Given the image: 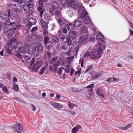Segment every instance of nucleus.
<instances>
[{
	"instance_id": "1",
	"label": "nucleus",
	"mask_w": 133,
	"mask_h": 133,
	"mask_svg": "<svg viewBox=\"0 0 133 133\" xmlns=\"http://www.w3.org/2000/svg\"><path fill=\"white\" fill-rule=\"evenodd\" d=\"M30 65L28 66L29 68L32 69L31 71H32L35 70V72H37L38 69L41 67L39 62L37 61H36L35 58L34 57L30 62Z\"/></svg>"
},
{
	"instance_id": "2",
	"label": "nucleus",
	"mask_w": 133,
	"mask_h": 133,
	"mask_svg": "<svg viewBox=\"0 0 133 133\" xmlns=\"http://www.w3.org/2000/svg\"><path fill=\"white\" fill-rule=\"evenodd\" d=\"M44 45L46 47L47 50L49 51L52 48L54 45L53 42L52 41H49V39L44 40Z\"/></svg>"
},
{
	"instance_id": "3",
	"label": "nucleus",
	"mask_w": 133,
	"mask_h": 133,
	"mask_svg": "<svg viewBox=\"0 0 133 133\" xmlns=\"http://www.w3.org/2000/svg\"><path fill=\"white\" fill-rule=\"evenodd\" d=\"M79 43L76 41L74 43L72 44L71 47V52L74 53L72 54L76 55L79 50Z\"/></svg>"
},
{
	"instance_id": "4",
	"label": "nucleus",
	"mask_w": 133,
	"mask_h": 133,
	"mask_svg": "<svg viewBox=\"0 0 133 133\" xmlns=\"http://www.w3.org/2000/svg\"><path fill=\"white\" fill-rule=\"evenodd\" d=\"M12 43L13 41L10 40L8 42L7 44L5 45L6 51L8 54H12V52H11L13 49L12 45Z\"/></svg>"
},
{
	"instance_id": "5",
	"label": "nucleus",
	"mask_w": 133,
	"mask_h": 133,
	"mask_svg": "<svg viewBox=\"0 0 133 133\" xmlns=\"http://www.w3.org/2000/svg\"><path fill=\"white\" fill-rule=\"evenodd\" d=\"M88 35H83L80 37L79 41V44H85L87 43L88 41Z\"/></svg>"
},
{
	"instance_id": "6",
	"label": "nucleus",
	"mask_w": 133,
	"mask_h": 133,
	"mask_svg": "<svg viewBox=\"0 0 133 133\" xmlns=\"http://www.w3.org/2000/svg\"><path fill=\"white\" fill-rule=\"evenodd\" d=\"M14 129L17 133H23L24 130L22 127V125L18 123H16L14 125Z\"/></svg>"
},
{
	"instance_id": "7",
	"label": "nucleus",
	"mask_w": 133,
	"mask_h": 133,
	"mask_svg": "<svg viewBox=\"0 0 133 133\" xmlns=\"http://www.w3.org/2000/svg\"><path fill=\"white\" fill-rule=\"evenodd\" d=\"M97 49L96 47H93L91 50V56L90 57L92 59H96L98 58L97 53Z\"/></svg>"
},
{
	"instance_id": "8",
	"label": "nucleus",
	"mask_w": 133,
	"mask_h": 133,
	"mask_svg": "<svg viewBox=\"0 0 133 133\" xmlns=\"http://www.w3.org/2000/svg\"><path fill=\"white\" fill-rule=\"evenodd\" d=\"M7 13L8 17H17V14L18 13L16 10L14 9H13L10 12V10H7Z\"/></svg>"
},
{
	"instance_id": "9",
	"label": "nucleus",
	"mask_w": 133,
	"mask_h": 133,
	"mask_svg": "<svg viewBox=\"0 0 133 133\" xmlns=\"http://www.w3.org/2000/svg\"><path fill=\"white\" fill-rule=\"evenodd\" d=\"M58 22L60 23L62 27L64 25H67V23L68 22V21L63 17L62 18H59L58 20Z\"/></svg>"
},
{
	"instance_id": "10",
	"label": "nucleus",
	"mask_w": 133,
	"mask_h": 133,
	"mask_svg": "<svg viewBox=\"0 0 133 133\" xmlns=\"http://www.w3.org/2000/svg\"><path fill=\"white\" fill-rule=\"evenodd\" d=\"M56 62L59 65L61 66H65L66 64H67V61L66 60L63 59L61 58H59Z\"/></svg>"
},
{
	"instance_id": "11",
	"label": "nucleus",
	"mask_w": 133,
	"mask_h": 133,
	"mask_svg": "<svg viewBox=\"0 0 133 133\" xmlns=\"http://www.w3.org/2000/svg\"><path fill=\"white\" fill-rule=\"evenodd\" d=\"M78 12V14L80 15L81 17H89V14L87 11L85 9H82L81 10L79 9Z\"/></svg>"
},
{
	"instance_id": "12",
	"label": "nucleus",
	"mask_w": 133,
	"mask_h": 133,
	"mask_svg": "<svg viewBox=\"0 0 133 133\" xmlns=\"http://www.w3.org/2000/svg\"><path fill=\"white\" fill-rule=\"evenodd\" d=\"M49 10L50 14L53 15L55 14L56 16L59 17L62 16L61 14L58 10L55 11L52 8H50Z\"/></svg>"
},
{
	"instance_id": "13",
	"label": "nucleus",
	"mask_w": 133,
	"mask_h": 133,
	"mask_svg": "<svg viewBox=\"0 0 133 133\" xmlns=\"http://www.w3.org/2000/svg\"><path fill=\"white\" fill-rule=\"evenodd\" d=\"M35 46L40 54L43 52V51L44 48L42 44L41 43H37V45Z\"/></svg>"
},
{
	"instance_id": "14",
	"label": "nucleus",
	"mask_w": 133,
	"mask_h": 133,
	"mask_svg": "<svg viewBox=\"0 0 133 133\" xmlns=\"http://www.w3.org/2000/svg\"><path fill=\"white\" fill-rule=\"evenodd\" d=\"M96 39L102 43H104V37L101 33L97 34L96 37Z\"/></svg>"
},
{
	"instance_id": "15",
	"label": "nucleus",
	"mask_w": 133,
	"mask_h": 133,
	"mask_svg": "<svg viewBox=\"0 0 133 133\" xmlns=\"http://www.w3.org/2000/svg\"><path fill=\"white\" fill-rule=\"evenodd\" d=\"M69 37L71 38L72 39H75L77 37V32L75 31H71L68 33Z\"/></svg>"
},
{
	"instance_id": "16",
	"label": "nucleus",
	"mask_w": 133,
	"mask_h": 133,
	"mask_svg": "<svg viewBox=\"0 0 133 133\" xmlns=\"http://www.w3.org/2000/svg\"><path fill=\"white\" fill-rule=\"evenodd\" d=\"M82 127L81 125L77 124L75 127L72 128V130L71 132L72 133H76L77 131L79 130V131H82Z\"/></svg>"
},
{
	"instance_id": "17",
	"label": "nucleus",
	"mask_w": 133,
	"mask_h": 133,
	"mask_svg": "<svg viewBox=\"0 0 133 133\" xmlns=\"http://www.w3.org/2000/svg\"><path fill=\"white\" fill-rule=\"evenodd\" d=\"M92 88H90L88 90L87 93L86 94V96L90 99H92L93 98V94L92 92Z\"/></svg>"
},
{
	"instance_id": "18",
	"label": "nucleus",
	"mask_w": 133,
	"mask_h": 133,
	"mask_svg": "<svg viewBox=\"0 0 133 133\" xmlns=\"http://www.w3.org/2000/svg\"><path fill=\"white\" fill-rule=\"evenodd\" d=\"M51 104L57 109L59 110L61 108H63V106L55 102H51Z\"/></svg>"
},
{
	"instance_id": "19",
	"label": "nucleus",
	"mask_w": 133,
	"mask_h": 133,
	"mask_svg": "<svg viewBox=\"0 0 133 133\" xmlns=\"http://www.w3.org/2000/svg\"><path fill=\"white\" fill-rule=\"evenodd\" d=\"M104 46L103 45H100V46L97 49V55L98 56V58L99 57V55H101L103 50H104Z\"/></svg>"
},
{
	"instance_id": "20",
	"label": "nucleus",
	"mask_w": 133,
	"mask_h": 133,
	"mask_svg": "<svg viewBox=\"0 0 133 133\" xmlns=\"http://www.w3.org/2000/svg\"><path fill=\"white\" fill-rule=\"evenodd\" d=\"M10 40H12L13 43H14L12 45L13 48L15 49H16L18 46V42L14 38L10 39Z\"/></svg>"
},
{
	"instance_id": "21",
	"label": "nucleus",
	"mask_w": 133,
	"mask_h": 133,
	"mask_svg": "<svg viewBox=\"0 0 133 133\" xmlns=\"http://www.w3.org/2000/svg\"><path fill=\"white\" fill-rule=\"evenodd\" d=\"M51 5L53 7V9H57L59 8V4L56 1H52L51 2Z\"/></svg>"
},
{
	"instance_id": "22",
	"label": "nucleus",
	"mask_w": 133,
	"mask_h": 133,
	"mask_svg": "<svg viewBox=\"0 0 133 133\" xmlns=\"http://www.w3.org/2000/svg\"><path fill=\"white\" fill-rule=\"evenodd\" d=\"M1 18L4 20L3 22L6 25H11V22L9 18H6V17H1Z\"/></svg>"
},
{
	"instance_id": "23",
	"label": "nucleus",
	"mask_w": 133,
	"mask_h": 133,
	"mask_svg": "<svg viewBox=\"0 0 133 133\" xmlns=\"http://www.w3.org/2000/svg\"><path fill=\"white\" fill-rule=\"evenodd\" d=\"M32 53L34 56L35 57H37L40 54L35 46H34L32 49Z\"/></svg>"
},
{
	"instance_id": "24",
	"label": "nucleus",
	"mask_w": 133,
	"mask_h": 133,
	"mask_svg": "<svg viewBox=\"0 0 133 133\" xmlns=\"http://www.w3.org/2000/svg\"><path fill=\"white\" fill-rule=\"evenodd\" d=\"M18 51L19 52L21 53L24 54L26 51L29 52V50H28L24 47L21 46L18 48Z\"/></svg>"
},
{
	"instance_id": "25",
	"label": "nucleus",
	"mask_w": 133,
	"mask_h": 133,
	"mask_svg": "<svg viewBox=\"0 0 133 133\" xmlns=\"http://www.w3.org/2000/svg\"><path fill=\"white\" fill-rule=\"evenodd\" d=\"M82 24V22L80 20L77 19L75 21L74 25L75 27L78 28Z\"/></svg>"
},
{
	"instance_id": "26",
	"label": "nucleus",
	"mask_w": 133,
	"mask_h": 133,
	"mask_svg": "<svg viewBox=\"0 0 133 133\" xmlns=\"http://www.w3.org/2000/svg\"><path fill=\"white\" fill-rule=\"evenodd\" d=\"M67 29L68 30L70 31L74 30L75 29V26L72 24L70 23L67 24Z\"/></svg>"
},
{
	"instance_id": "27",
	"label": "nucleus",
	"mask_w": 133,
	"mask_h": 133,
	"mask_svg": "<svg viewBox=\"0 0 133 133\" xmlns=\"http://www.w3.org/2000/svg\"><path fill=\"white\" fill-rule=\"evenodd\" d=\"M23 8L25 11L26 12L28 13L30 12V6H29L27 5V4H24L23 5Z\"/></svg>"
},
{
	"instance_id": "28",
	"label": "nucleus",
	"mask_w": 133,
	"mask_h": 133,
	"mask_svg": "<svg viewBox=\"0 0 133 133\" xmlns=\"http://www.w3.org/2000/svg\"><path fill=\"white\" fill-rule=\"evenodd\" d=\"M78 4L76 1H74L72 3L70 6L75 9H76L78 8Z\"/></svg>"
},
{
	"instance_id": "29",
	"label": "nucleus",
	"mask_w": 133,
	"mask_h": 133,
	"mask_svg": "<svg viewBox=\"0 0 133 133\" xmlns=\"http://www.w3.org/2000/svg\"><path fill=\"white\" fill-rule=\"evenodd\" d=\"M8 35L9 37L12 36L14 33V30L12 29H9L7 30Z\"/></svg>"
},
{
	"instance_id": "30",
	"label": "nucleus",
	"mask_w": 133,
	"mask_h": 133,
	"mask_svg": "<svg viewBox=\"0 0 133 133\" xmlns=\"http://www.w3.org/2000/svg\"><path fill=\"white\" fill-rule=\"evenodd\" d=\"M29 22L33 25H35L36 23V20L33 17H31L29 20Z\"/></svg>"
},
{
	"instance_id": "31",
	"label": "nucleus",
	"mask_w": 133,
	"mask_h": 133,
	"mask_svg": "<svg viewBox=\"0 0 133 133\" xmlns=\"http://www.w3.org/2000/svg\"><path fill=\"white\" fill-rule=\"evenodd\" d=\"M43 36H44V40H45L49 38L48 37V32L47 30H44L43 32Z\"/></svg>"
},
{
	"instance_id": "32",
	"label": "nucleus",
	"mask_w": 133,
	"mask_h": 133,
	"mask_svg": "<svg viewBox=\"0 0 133 133\" xmlns=\"http://www.w3.org/2000/svg\"><path fill=\"white\" fill-rule=\"evenodd\" d=\"M81 28L82 29V34L83 35H87V28L86 26H82Z\"/></svg>"
},
{
	"instance_id": "33",
	"label": "nucleus",
	"mask_w": 133,
	"mask_h": 133,
	"mask_svg": "<svg viewBox=\"0 0 133 133\" xmlns=\"http://www.w3.org/2000/svg\"><path fill=\"white\" fill-rule=\"evenodd\" d=\"M68 45L70 46L72 44V42L71 39L70 37H66V42H65Z\"/></svg>"
},
{
	"instance_id": "34",
	"label": "nucleus",
	"mask_w": 133,
	"mask_h": 133,
	"mask_svg": "<svg viewBox=\"0 0 133 133\" xmlns=\"http://www.w3.org/2000/svg\"><path fill=\"white\" fill-rule=\"evenodd\" d=\"M62 48L63 50H66L68 47V45L65 42H63L62 43Z\"/></svg>"
},
{
	"instance_id": "35",
	"label": "nucleus",
	"mask_w": 133,
	"mask_h": 133,
	"mask_svg": "<svg viewBox=\"0 0 133 133\" xmlns=\"http://www.w3.org/2000/svg\"><path fill=\"white\" fill-rule=\"evenodd\" d=\"M40 22L42 28L45 29H46L47 26L45 22L42 19L41 20Z\"/></svg>"
},
{
	"instance_id": "36",
	"label": "nucleus",
	"mask_w": 133,
	"mask_h": 133,
	"mask_svg": "<svg viewBox=\"0 0 133 133\" xmlns=\"http://www.w3.org/2000/svg\"><path fill=\"white\" fill-rule=\"evenodd\" d=\"M85 18L84 19V23L87 24H90L91 22V20L89 17H85Z\"/></svg>"
},
{
	"instance_id": "37",
	"label": "nucleus",
	"mask_w": 133,
	"mask_h": 133,
	"mask_svg": "<svg viewBox=\"0 0 133 133\" xmlns=\"http://www.w3.org/2000/svg\"><path fill=\"white\" fill-rule=\"evenodd\" d=\"M43 2L41 0H39L38 2L39 6H38V10H40L42 9V6L43 5Z\"/></svg>"
},
{
	"instance_id": "38",
	"label": "nucleus",
	"mask_w": 133,
	"mask_h": 133,
	"mask_svg": "<svg viewBox=\"0 0 133 133\" xmlns=\"http://www.w3.org/2000/svg\"><path fill=\"white\" fill-rule=\"evenodd\" d=\"M97 73L98 74L92 77V79L94 80L97 79H98L99 77H100L102 75V74L99 72H97Z\"/></svg>"
},
{
	"instance_id": "39",
	"label": "nucleus",
	"mask_w": 133,
	"mask_h": 133,
	"mask_svg": "<svg viewBox=\"0 0 133 133\" xmlns=\"http://www.w3.org/2000/svg\"><path fill=\"white\" fill-rule=\"evenodd\" d=\"M45 56L46 58V56H47L48 59H49L51 58L52 56L50 52L49 51L46 52L45 53Z\"/></svg>"
},
{
	"instance_id": "40",
	"label": "nucleus",
	"mask_w": 133,
	"mask_h": 133,
	"mask_svg": "<svg viewBox=\"0 0 133 133\" xmlns=\"http://www.w3.org/2000/svg\"><path fill=\"white\" fill-rule=\"evenodd\" d=\"M52 39L53 41L55 43H57L59 42V39L57 36H53L52 37Z\"/></svg>"
},
{
	"instance_id": "41",
	"label": "nucleus",
	"mask_w": 133,
	"mask_h": 133,
	"mask_svg": "<svg viewBox=\"0 0 133 133\" xmlns=\"http://www.w3.org/2000/svg\"><path fill=\"white\" fill-rule=\"evenodd\" d=\"M59 37L61 39V40L62 41H63L66 38L65 36L62 33H60L59 35Z\"/></svg>"
},
{
	"instance_id": "42",
	"label": "nucleus",
	"mask_w": 133,
	"mask_h": 133,
	"mask_svg": "<svg viewBox=\"0 0 133 133\" xmlns=\"http://www.w3.org/2000/svg\"><path fill=\"white\" fill-rule=\"evenodd\" d=\"M36 39L37 41L40 42L42 41L43 38L42 35H39L37 37Z\"/></svg>"
},
{
	"instance_id": "43",
	"label": "nucleus",
	"mask_w": 133,
	"mask_h": 133,
	"mask_svg": "<svg viewBox=\"0 0 133 133\" xmlns=\"http://www.w3.org/2000/svg\"><path fill=\"white\" fill-rule=\"evenodd\" d=\"M96 92L97 95L99 96H102L103 97H104V95L102 94L101 91L100 90L99 88H98L96 90Z\"/></svg>"
},
{
	"instance_id": "44",
	"label": "nucleus",
	"mask_w": 133,
	"mask_h": 133,
	"mask_svg": "<svg viewBox=\"0 0 133 133\" xmlns=\"http://www.w3.org/2000/svg\"><path fill=\"white\" fill-rule=\"evenodd\" d=\"M73 0H66L65 2V5L64 6H66L67 4L69 5L70 6L72 3L73 2Z\"/></svg>"
},
{
	"instance_id": "45",
	"label": "nucleus",
	"mask_w": 133,
	"mask_h": 133,
	"mask_svg": "<svg viewBox=\"0 0 133 133\" xmlns=\"http://www.w3.org/2000/svg\"><path fill=\"white\" fill-rule=\"evenodd\" d=\"M45 69V67H43L39 71V73L41 74H43L44 72Z\"/></svg>"
},
{
	"instance_id": "46",
	"label": "nucleus",
	"mask_w": 133,
	"mask_h": 133,
	"mask_svg": "<svg viewBox=\"0 0 133 133\" xmlns=\"http://www.w3.org/2000/svg\"><path fill=\"white\" fill-rule=\"evenodd\" d=\"M71 49L70 48H69L68 50L66 52H63V53H65V54H66V55L68 56H70L72 54V52L71 51Z\"/></svg>"
},
{
	"instance_id": "47",
	"label": "nucleus",
	"mask_w": 133,
	"mask_h": 133,
	"mask_svg": "<svg viewBox=\"0 0 133 133\" xmlns=\"http://www.w3.org/2000/svg\"><path fill=\"white\" fill-rule=\"evenodd\" d=\"M130 124H128L127 125L124 127H119V129H121L123 130H125L127 129L128 128H129L130 127Z\"/></svg>"
},
{
	"instance_id": "48",
	"label": "nucleus",
	"mask_w": 133,
	"mask_h": 133,
	"mask_svg": "<svg viewBox=\"0 0 133 133\" xmlns=\"http://www.w3.org/2000/svg\"><path fill=\"white\" fill-rule=\"evenodd\" d=\"M68 105L69 108L70 109H72L74 106L75 105L74 104L70 102H68Z\"/></svg>"
},
{
	"instance_id": "49",
	"label": "nucleus",
	"mask_w": 133,
	"mask_h": 133,
	"mask_svg": "<svg viewBox=\"0 0 133 133\" xmlns=\"http://www.w3.org/2000/svg\"><path fill=\"white\" fill-rule=\"evenodd\" d=\"M14 90L16 92L18 91L19 90V88L18 85L15 84L13 86Z\"/></svg>"
},
{
	"instance_id": "50",
	"label": "nucleus",
	"mask_w": 133,
	"mask_h": 133,
	"mask_svg": "<svg viewBox=\"0 0 133 133\" xmlns=\"http://www.w3.org/2000/svg\"><path fill=\"white\" fill-rule=\"evenodd\" d=\"M72 91L74 92H77L81 91H82V89H78L75 88L73 87L72 89Z\"/></svg>"
},
{
	"instance_id": "51",
	"label": "nucleus",
	"mask_w": 133,
	"mask_h": 133,
	"mask_svg": "<svg viewBox=\"0 0 133 133\" xmlns=\"http://www.w3.org/2000/svg\"><path fill=\"white\" fill-rule=\"evenodd\" d=\"M93 68L92 65H90L88 66V68L85 71V73L87 72L88 71L91 70Z\"/></svg>"
},
{
	"instance_id": "52",
	"label": "nucleus",
	"mask_w": 133,
	"mask_h": 133,
	"mask_svg": "<svg viewBox=\"0 0 133 133\" xmlns=\"http://www.w3.org/2000/svg\"><path fill=\"white\" fill-rule=\"evenodd\" d=\"M62 44H58L56 47V49L58 51H61L62 50Z\"/></svg>"
},
{
	"instance_id": "53",
	"label": "nucleus",
	"mask_w": 133,
	"mask_h": 133,
	"mask_svg": "<svg viewBox=\"0 0 133 133\" xmlns=\"http://www.w3.org/2000/svg\"><path fill=\"white\" fill-rule=\"evenodd\" d=\"M59 65H58V64L57 63V62H56L55 63L53 64V66L54 67V68L55 69L54 71L55 72H56L57 68Z\"/></svg>"
},
{
	"instance_id": "54",
	"label": "nucleus",
	"mask_w": 133,
	"mask_h": 133,
	"mask_svg": "<svg viewBox=\"0 0 133 133\" xmlns=\"http://www.w3.org/2000/svg\"><path fill=\"white\" fill-rule=\"evenodd\" d=\"M91 56V55L89 52L88 51H86L83 55L84 57H87L88 56Z\"/></svg>"
},
{
	"instance_id": "55",
	"label": "nucleus",
	"mask_w": 133,
	"mask_h": 133,
	"mask_svg": "<svg viewBox=\"0 0 133 133\" xmlns=\"http://www.w3.org/2000/svg\"><path fill=\"white\" fill-rule=\"evenodd\" d=\"M26 39L28 41H31L32 40V37L30 35H28L26 38Z\"/></svg>"
},
{
	"instance_id": "56",
	"label": "nucleus",
	"mask_w": 133,
	"mask_h": 133,
	"mask_svg": "<svg viewBox=\"0 0 133 133\" xmlns=\"http://www.w3.org/2000/svg\"><path fill=\"white\" fill-rule=\"evenodd\" d=\"M15 2L18 3H25L26 2V0H14Z\"/></svg>"
},
{
	"instance_id": "57",
	"label": "nucleus",
	"mask_w": 133,
	"mask_h": 133,
	"mask_svg": "<svg viewBox=\"0 0 133 133\" xmlns=\"http://www.w3.org/2000/svg\"><path fill=\"white\" fill-rule=\"evenodd\" d=\"M2 90L3 92H5L7 94H8L9 93V92L8 91L7 88L5 86L3 87V88L2 89Z\"/></svg>"
},
{
	"instance_id": "58",
	"label": "nucleus",
	"mask_w": 133,
	"mask_h": 133,
	"mask_svg": "<svg viewBox=\"0 0 133 133\" xmlns=\"http://www.w3.org/2000/svg\"><path fill=\"white\" fill-rule=\"evenodd\" d=\"M31 35L34 37L38 35V33L36 31L31 32Z\"/></svg>"
},
{
	"instance_id": "59",
	"label": "nucleus",
	"mask_w": 133,
	"mask_h": 133,
	"mask_svg": "<svg viewBox=\"0 0 133 133\" xmlns=\"http://www.w3.org/2000/svg\"><path fill=\"white\" fill-rule=\"evenodd\" d=\"M29 52H27V51H26L25 52L24 54V56H30V57H31V55L30 54V50H29Z\"/></svg>"
},
{
	"instance_id": "60",
	"label": "nucleus",
	"mask_w": 133,
	"mask_h": 133,
	"mask_svg": "<svg viewBox=\"0 0 133 133\" xmlns=\"http://www.w3.org/2000/svg\"><path fill=\"white\" fill-rule=\"evenodd\" d=\"M64 70L65 71V72L67 73L69 72L70 71V67L68 65L67 67L65 69H64Z\"/></svg>"
},
{
	"instance_id": "61",
	"label": "nucleus",
	"mask_w": 133,
	"mask_h": 133,
	"mask_svg": "<svg viewBox=\"0 0 133 133\" xmlns=\"http://www.w3.org/2000/svg\"><path fill=\"white\" fill-rule=\"evenodd\" d=\"M61 1L60 3L61 5L63 6H64L65 5V2L66 0H59Z\"/></svg>"
},
{
	"instance_id": "62",
	"label": "nucleus",
	"mask_w": 133,
	"mask_h": 133,
	"mask_svg": "<svg viewBox=\"0 0 133 133\" xmlns=\"http://www.w3.org/2000/svg\"><path fill=\"white\" fill-rule=\"evenodd\" d=\"M64 69V68L62 67H61L59 68L58 73V74L61 75L62 73V70Z\"/></svg>"
},
{
	"instance_id": "63",
	"label": "nucleus",
	"mask_w": 133,
	"mask_h": 133,
	"mask_svg": "<svg viewBox=\"0 0 133 133\" xmlns=\"http://www.w3.org/2000/svg\"><path fill=\"white\" fill-rule=\"evenodd\" d=\"M95 40V37L93 35H91L89 37V40L90 41L92 42Z\"/></svg>"
},
{
	"instance_id": "64",
	"label": "nucleus",
	"mask_w": 133,
	"mask_h": 133,
	"mask_svg": "<svg viewBox=\"0 0 133 133\" xmlns=\"http://www.w3.org/2000/svg\"><path fill=\"white\" fill-rule=\"evenodd\" d=\"M8 14L4 12H2L0 13V17H3V16H7Z\"/></svg>"
}]
</instances>
